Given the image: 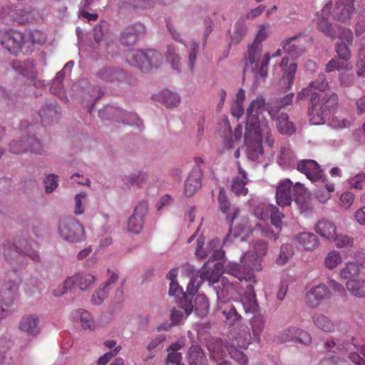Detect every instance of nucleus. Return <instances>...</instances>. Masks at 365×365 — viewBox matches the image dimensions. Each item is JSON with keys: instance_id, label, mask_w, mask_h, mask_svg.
Returning a JSON list of instances; mask_svg holds the SVG:
<instances>
[{"instance_id": "nucleus-21", "label": "nucleus", "mask_w": 365, "mask_h": 365, "mask_svg": "<svg viewBox=\"0 0 365 365\" xmlns=\"http://www.w3.org/2000/svg\"><path fill=\"white\" fill-rule=\"evenodd\" d=\"M289 58L284 56L279 63V66L284 71L281 83L286 88H290L294 83L297 64L295 62L289 64Z\"/></svg>"}, {"instance_id": "nucleus-23", "label": "nucleus", "mask_w": 365, "mask_h": 365, "mask_svg": "<svg viewBox=\"0 0 365 365\" xmlns=\"http://www.w3.org/2000/svg\"><path fill=\"white\" fill-rule=\"evenodd\" d=\"M227 346H230V344H225L220 338H211L207 342V348L210 351V358L215 361L223 359Z\"/></svg>"}, {"instance_id": "nucleus-24", "label": "nucleus", "mask_w": 365, "mask_h": 365, "mask_svg": "<svg viewBox=\"0 0 365 365\" xmlns=\"http://www.w3.org/2000/svg\"><path fill=\"white\" fill-rule=\"evenodd\" d=\"M237 164L238 172L241 176H237L233 178L231 190L233 192L235 193L236 195L245 196L248 193V189L245 187L248 182L247 173L245 170L242 169L240 162H237Z\"/></svg>"}, {"instance_id": "nucleus-57", "label": "nucleus", "mask_w": 365, "mask_h": 365, "mask_svg": "<svg viewBox=\"0 0 365 365\" xmlns=\"http://www.w3.org/2000/svg\"><path fill=\"white\" fill-rule=\"evenodd\" d=\"M272 207V205L259 204L255 208L254 214L258 219L265 221L269 218Z\"/></svg>"}, {"instance_id": "nucleus-5", "label": "nucleus", "mask_w": 365, "mask_h": 365, "mask_svg": "<svg viewBox=\"0 0 365 365\" xmlns=\"http://www.w3.org/2000/svg\"><path fill=\"white\" fill-rule=\"evenodd\" d=\"M20 253L28 256L34 261L38 262L40 260L39 255L34 249L31 247L29 241L26 239L18 237L15 239L14 243L8 242L4 245V255L6 260L9 261L16 257Z\"/></svg>"}, {"instance_id": "nucleus-7", "label": "nucleus", "mask_w": 365, "mask_h": 365, "mask_svg": "<svg viewBox=\"0 0 365 365\" xmlns=\"http://www.w3.org/2000/svg\"><path fill=\"white\" fill-rule=\"evenodd\" d=\"M269 53H265L262 56V46L252 43L248 46L247 54V61L250 65H255V68L258 70V73L261 77L267 76V67L270 60Z\"/></svg>"}, {"instance_id": "nucleus-56", "label": "nucleus", "mask_w": 365, "mask_h": 365, "mask_svg": "<svg viewBox=\"0 0 365 365\" xmlns=\"http://www.w3.org/2000/svg\"><path fill=\"white\" fill-rule=\"evenodd\" d=\"M259 230H260L261 236L267 237L270 240H276L279 237V234L281 232V230H273L269 226L261 227L259 225H257L255 231L257 232Z\"/></svg>"}, {"instance_id": "nucleus-29", "label": "nucleus", "mask_w": 365, "mask_h": 365, "mask_svg": "<svg viewBox=\"0 0 365 365\" xmlns=\"http://www.w3.org/2000/svg\"><path fill=\"white\" fill-rule=\"evenodd\" d=\"M187 360L190 365H207V357L199 345H192L187 352Z\"/></svg>"}, {"instance_id": "nucleus-4", "label": "nucleus", "mask_w": 365, "mask_h": 365, "mask_svg": "<svg viewBox=\"0 0 365 365\" xmlns=\"http://www.w3.org/2000/svg\"><path fill=\"white\" fill-rule=\"evenodd\" d=\"M60 237L65 241L76 243L83 241L86 234L83 227L74 218L63 217L60 220L58 227Z\"/></svg>"}, {"instance_id": "nucleus-12", "label": "nucleus", "mask_w": 365, "mask_h": 365, "mask_svg": "<svg viewBox=\"0 0 365 365\" xmlns=\"http://www.w3.org/2000/svg\"><path fill=\"white\" fill-rule=\"evenodd\" d=\"M331 292L328 286L319 284L312 287L306 294L305 302L309 307L316 308L323 300L329 299Z\"/></svg>"}, {"instance_id": "nucleus-60", "label": "nucleus", "mask_w": 365, "mask_h": 365, "mask_svg": "<svg viewBox=\"0 0 365 365\" xmlns=\"http://www.w3.org/2000/svg\"><path fill=\"white\" fill-rule=\"evenodd\" d=\"M294 159L293 151L289 146H282L280 150L279 160L284 163H291Z\"/></svg>"}, {"instance_id": "nucleus-63", "label": "nucleus", "mask_w": 365, "mask_h": 365, "mask_svg": "<svg viewBox=\"0 0 365 365\" xmlns=\"http://www.w3.org/2000/svg\"><path fill=\"white\" fill-rule=\"evenodd\" d=\"M107 297V291L105 288L100 286L98 289L93 292L91 297V302L94 305L101 304L104 298Z\"/></svg>"}, {"instance_id": "nucleus-59", "label": "nucleus", "mask_w": 365, "mask_h": 365, "mask_svg": "<svg viewBox=\"0 0 365 365\" xmlns=\"http://www.w3.org/2000/svg\"><path fill=\"white\" fill-rule=\"evenodd\" d=\"M186 46L190 49L188 54L189 67L190 70H192L195 63L197 53L199 50V44L195 41H191Z\"/></svg>"}, {"instance_id": "nucleus-15", "label": "nucleus", "mask_w": 365, "mask_h": 365, "mask_svg": "<svg viewBox=\"0 0 365 365\" xmlns=\"http://www.w3.org/2000/svg\"><path fill=\"white\" fill-rule=\"evenodd\" d=\"M148 203L140 201L135 207L133 215L129 218L128 230L129 232L138 234L143 229V217L147 214Z\"/></svg>"}, {"instance_id": "nucleus-10", "label": "nucleus", "mask_w": 365, "mask_h": 365, "mask_svg": "<svg viewBox=\"0 0 365 365\" xmlns=\"http://www.w3.org/2000/svg\"><path fill=\"white\" fill-rule=\"evenodd\" d=\"M355 0H336L330 15L336 21L347 22L355 13Z\"/></svg>"}, {"instance_id": "nucleus-11", "label": "nucleus", "mask_w": 365, "mask_h": 365, "mask_svg": "<svg viewBox=\"0 0 365 365\" xmlns=\"http://www.w3.org/2000/svg\"><path fill=\"white\" fill-rule=\"evenodd\" d=\"M353 41V33L350 29H340L339 41L335 45V51L341 59L348 61L351 58L350 46H352Z\"/></svg>"}, {"instance_id": "nucleus-45", "label": "nucleus", "mask_w": 365, "mask_h": 365, "mask_svg": "<svg viewBox=\"0 0 365 365\" xmlns=\"http://www.w3.org/2000/svg\"><path fill=\"white\" fill-rule=\"evenodd\" d=\"M253 335L257 342L260 341V334L264 329V319L263 316L257 314L254 316L250 321Z\"/></svg>"}, {"instance_id": "nucleus-1", "label": "nucleus", "mask_w": 365, "mask_h": 365, "mask_svg": "<svg viewBox=\"0 0 365 365\" xmlns=\"http://www.w3.org/2000/svg\"><path fill=\"white\" fill-rule=\"evenodd\" d=\"M267 111L272 118L275 113L274 108L266 102L262 96H257L247 109V123L244 135L245 144L247 147L249 159L256 160L263 154L262 142L264 140L269 147L274 143V138L267 120L259 118L263 112Z\"/></svg>"}, {"instance_id": "nucleus-14", "label": "nucleus", "mask_w": 365, "mask_h": 365, "mask_svg": "<svg viewBox=\"0 0 365 365\" xmlns=\"http://www.w3.org/2000/svg\"><path fill=\"white\" fill-rule=\"evenodd\" d=\"M25 41V35L19 31H10L1 38V46L11 53L16 54L21 50Z\"/></svg>"}, {"instance_id": "nucleus-41", "label": "nucleus", "mask_w": 365, "mask_h": 365, "mask_svg": "<svg viewBox=\"0 0 365 365\" xmlns=\"http://www.w3.org/2000/svg\"><path fill=\"white\" fill-rule=\"evenodd\" d=\"M242 264L237 263H229L226 267V271L228 274L237 278L239 280H251L254 276L252 274L247 273L245 269L242 268Z\"/></svg>"}, {"instance_id": "nucleus-58", "label": "nucleus", "mask_w": 365, "mask_h": 365, "mask_svg": "<svg viewBox=\"0 0 365 365\" xmlns=\"http://www.w3.org/2000/svg\"><path fill=\"white\" fill-rule=\"evenodd\" d=\"M359 272V266L354 262L346 264V267L341 269L340 275L344 279H349L356 275Z\"/></svg>"}, {"instance_id": "nucleus-26", "label": "nucleus", "mask_w": 365, "mask_h": 365, "mask_svg": "<svg viewBox=\"0 0 365 365\" xmlns=\"http://www.w3.org/2000/svg\"><path fill=\"white\" fill-rule=\"evenodd\" d=\"M295 239L307 251L317 249L319 245L317 236L309 232H302L296 236Z\"/></svg>"}, {"instance_id": "nucleus-28", "label": "nucleus", "mask_w": 365, "mask_h": 365, "mask_svg": "<svg viewBox=\"0 0 365 365\" xmlns=\"http://www.w3.org/2000/svg\"><path fill=\"white\" fill-rule=\"evenodd\" d=\"M163 56L155 50L145 51V59L143 66V71L148 72L153 68H158L163 63Z\"/></svg>"}, {"instance_id": "nucleus-19", "label": "nucleus", "mask_w": 365, "mask_h": 365, "mask_svg": "<svg viewBox=\"0 0 365 365\" xmlns=\"http://www.w3.org/2000/svg\"><path fill=\"white\" fill-rule=\"evenodd\" d=\"M144 31L145 27L140 23H137L132 26H128L121 33L120 36V41L123 46H133L136 43L139 34L143 33Z\"/></svg>"}, {"instance_id": "nucleus-37", "label": "nucleus", "mask_w": 365, "mask_h": 365, "mask_svg": "<svg viewBox=\"0 0 365 365\" xmlns=\"http://www.w3.org/2000/svg\"><path fill=\"white\" fill-rule=\"evenodd\" d=\"M217 200H218V202L220 205V210L223 213L227 215L226 220H227V222L232 223L234 221V219L235 218L237 213L239 212V210L236 209L232 214L230 215L228 213L229 210H230V202L226 196L225 191L224 188H221L220 190Z\"/></svg>"}, {"instance_id": "nucleus-53", "label": "nucleus", "mask_w": 365, "mask_h": 365, "mask_svg": "<svg viewBox=\"0 0 365 365\" xmlns=\"http://www.w3.org/2000/svg\"><path fill=\"white\" fill-rule=\"evenodd\" d=\"M335 242V245L338 248L351 247L354 244V239L346 235H334V237L331 240Z\"/></svg>"}, {"instance_id": "nucleus-64", "label": "nucleus", "mask_w": 365, "mask_h": 365, "mask_svg": "<svg viewBox=\"0 0 365 365\" xmlns=\"http://www.w3.org/2000/svg\"><path fill=\"white\" fill-rule=\"evenodd\" d=\"M357 73L365 77V45L359 51V61L357 63Z\"/></svg>"}, {"instance_id": "nucleus-55", "label": "nucleus", "mask_w": 365, "mask_h": 365, "mask_svg": "<svg viewBox=\"0 0 365 365\" xmlns=\"http://www.w3.org/2000/svg\"><path fill=\"white\" fill-rule=\"evenodd\" d=\"M224 317L229 322L230 325H234L241 319V315L237 312L235 307L231 306L222 311Z\"/></svg>"}, {"instance_id": "nucleus-38", "label": "nucleus", "mask_w": 365, "mask_h": 365, "mask_svg": "<svg viewBox=\"0 0 365 365\" xmlns=\"http://www.w3.org/2000/svg\"><path fill=\"white\" fill-rule=\"evenodd\" d=\"M276 121L277 130L280 133L292 135L295 132L294 125L289 120V116L287 113H282L279 114Z\"/></svg>"}, {"instance_id": "nucleus-47", "label": "nucleus", "mask_w": 365, "mask_h": 365, "mask_svg": "<svg viewBox=\"0 0 365 365\" xmlns=\"http://www.w3.org/2000/svg\"><path fill=\"white\" fill-rule=\"evenodd\" d=\"M292 256V247L289 245H283L280 247V252L276 259V263L279 266L286 264Z\"/></svg>"}, {"instance_id": "nucleus-18", "label": "nucleus", "mask_w": 365, "mask_h": 365, "mask_svg": "<svg viewBox=\"0 0 365 365\" xmlns=\"http://www.w3.org/2000/svg\"><path fill=\"white\" fill-rule=\"evenodd\" d=\"M202 173L199 166L194 168L189 173L185 182V195L192 197L202 186L201 179Z\"/></svg>"}, {"instance_id": "nucleus-39", "label": "nucleus", "mask_w": 365, "mask_h": 365, "mask_svg": "<svg viewBox=\"0 0 365 365\" xmlns=\"http://www.w3.org/2000/svg\"><path fill=\"white\" fill-rule=\"evenodd\" d=\"M312 321L318 329L324 332H333L334 331V324L324 314H314L312 317Z\"/></svg>"}, {"instance_id": "nucleus-49", "label": "nucleus", "mask_w": 365, "mask_h": 365, "mask_svg": "<svg viewBox=\"0 0 365 365\" xmlns=\"http://www.w3.org/2000/svg\"><path fill=\"white\" fill-rule=\"evenodd\" d=\"M215 243H218V242L214 240L207 245L206 248H203L204 242L203 240H201L200 238H198L197 246L195 250V255L202 259L206 258L213 250Z\"/></svg>"}, {"instance_id": "nucleus-40", "label": "nucleus", "mask_w": 365, "mask_h": 365, "mask_svg": "<svg viewBox=\"0 0 365 365\" xmlns=\"http://www.w3.org/2000/svg\"><path fill=\"white\" fill-rule=\"evenodd\" d=\"M346 287L354 296L359 298L365 297V279H353L349 280Z\"/></svg>"}, {"instance_id": "nucleus-30", "label": "nucleus", "mask_w": 365, "mask_h": 365, "mask_svg": "<svg viewBox=\"0 0 365 365\" xmlns=\"http://www.w3.org/2000/svg\"><path fill=\"white\" fill-rule=\"evenodd\" d=\"M38 319L35 316H26L21 319L19 329L29 335H36L39 333Z\"/></svg>"}, {"instance_id": "nucleus-20", "label": "nucleus", "mask_w": 365, "mask_h": 365, "mask_svg": "<svg viewBox=\"0 0 365 365\" xmlns=\"http://www.w3.org/2000/svg\"><path fill=\"white\" fill-rule=\"evenodd\" d=\"M222 267L220 262L215 263L212 267L205 263L200 270L201 282L204 281H208L212 284L217 282L222 274Z\"/></svg>"}, {"instance_id": "nucleus-33", "label": "nucleus", "mask_w": 365, "mask_h": 365, "mask_svg": "<svg viewBox=\"0 0 365 365\" xmlns=\"http://www.w3.org/2000/svg\"><path fill=\"white\" fill-rule=\"evenodd\" d=\"M12 68L19 75H21L28 78H35V75L34 73V63L31 60H26L24 61H14L12 63Z\"/></svg>"}, {"instance_id": "nucleus-3", "label": "nucleus", "mask_w": 365, "mask_h": 365, "mask_svg": "<svg viewBox=\"0 0 365 365\" xmlns=\"http://www.w3.org/2000/svg\"><path fill=\"white\" fill-rule=\"evenodd\" d=\"M229 338L232 340L230 346L227 347L230 357L234 359L239 365H247L248 358L242 351L236 347L246 349L251 341V334L247 329H242L237 332L235 329H231L229 332Z\"/></svg>"}, {"instance_id": "nucleus-62", "label": "nucleus", "mask_w": 365, "mask_h": 365, "mask_svg": "<svg viewBox=\"0 0 365 365\" xmlns=\"http://www.w3.org/2000/svg\"><path fill=\"white\" fill-rule=\"evenodd\" d=\"M10 151L15 154L28 152L26 146V138L20 141H13L10 144Z\"/></svg>"}, {"instance_id": "nucleus-17", "label": "nucleus", "mask_w": 365, "mask_h": 365, "mask_svg": "<svg viewBox=\"0 0 365 365\" xmlns=\"http://www.w3.org/2000/svg\"><path fill=\"white\" fill-rule=\"evenodd\" d=\"M297 168L312 182H317L322 178V170L315 160H302L297 163Z\"/></svg>"}, {"instance_id": "nucleus-42", "label": "nucleus", "mask_w": 365, "mask_h": 365, "mask_svg": "<svg viewBox=\"0 0 365 365\" xmlns=\"http://www.w3.org/2000/svg\"><path fill=\"white\" fill-rule=\"evenodd\" d=\"M298 38L297 36L291 37L282 41L283 50L292 57L298 58L303 53V49L299 45L293 43Z\"/></svg>"}, {"instance_id": "nucleus-34", "label": "nucleus", "mask_w": 365, "mask_h": 365, "mask_svg": "<svg viewBox=\"0 0 365 365\" xmlns=\"http://www.w3.org/2000/svg\"><path fill=\"white\" fill-rule=\"evenodd\" d=\"M158 100L167 108H173L179 105L180 97L178 93L165 89L158 94Z\"/></svg>"}, {"instance_id": "nucleus-32", "label": "nucleus", "mask_w": 365, "mask_h": 365, "mask_svg": "<svg viewBox=\"0 0 365 365\" xmlns=\"http://www.w3.org/2000/svg\"><path fill=\"white\" fill-rule=\"evenodd\" d=\"M197 292V287L188 283L187 286V294L184 293L183 297L180 299L179 305L185 311L187 316L190 315L193 311V304L192 303V296Z\"/></svg>"}, {"instance_id": "nucleus-2", "label": "nucleus", "mask_w": 365, "mask_h": 365, "mask_svg": "<svg viewBox=\"0 0 365 365\" xmlns=\"http://www.w3.org/2000/svg\"><path fill=\"white\" fill-rule=\"evenodd\" d=\"M338 96L333 92L314 93L309 100L308 115L312 125H323L338 106Z\"/></svg>"}, {"instance_id": "nucleus-43", "label": "nucleus", "mask_w": 365, "mask_h": 365, "mask_svg": "<svg viewBox=\"0 0 365 365\" xmlns=\"http://www.w3.org/2000/svg\"><path fill=\"white\" fill-rule=\"evenodd\" d=\"M19 280H14L9 282V284L6 285L5 289H3L0 292V296L3 298V300L6 299L4 304H1L2 310L4 311L3 306L8 307L9 304L13 301L14 294L18 290Z\"/></svg>"}, {"instance_id": "nucleus-22", "label": "nucleus", "mask_w": 365, "mask_h": 365, "mask_svg": "<svg viewBox=\"0 0 365 365\" xmlns=\"http://www.w3.org/2000/svg\"><path fill=\"white\" fill-rule=\"evenodd\" d=\"M331 13V5L327 4L321 11L320 18L318 20L317 26L325 36L334 40L336 38L335 31L332 25L328 21Z\"/></svg>"}, {"instance_id": "nucleus-13", "label": "nucleus", "mask_w": 365, "mask_h": 365, "mask_svg": "<svg viewBox=\"0 0 365 365\" xmlns=\"http://www.w3.org/2000/svg\"><path fill=\"white\" fill-rule=\"evenodd\" d=\"M106 114L116 115L117 120H122L123 123L130 125H136L139 126L141 124V121L136 114L128 113L119 108H115L112 106H107L104 109L99 110V116L101 118H110L109 116L106 117Z\"/></svg>"}, {"instance_id": "nucleus-16", "label": "nucleus", "mask_w": 365, "mask_h": 365, "mask_svg": "<svg viewBox=\"0 0 365 365\" xmlns=\"http://www.w3.org/2000/svg\"><path fill=\"white\" fill-rule=\"evenodd\" d=\"M276 200L281 207L290 205L294 200V194L292 193V182L286 179L281 181L276 189Z\"/></svg>"}, {"instance_id": "nucleus-8", "label": "nucleus", "mask_w": 365, "mask_h": 365, "mask_svg": "<svg viewBox=\"0 0 365 365\" xmlns=\"http://www.w3.org/2000/svg\"><path fill=\"white\" fill-rule=\"evenodd\" d=\"M277 340L280 343L294 342L309 346L312 338L307 331L297 327H289L279 333Z\"/></svg>"}, {"instance_id": "nucleus-25", "label": "nucleus", "mask_w": 365, "mask_h": 365, "mask_svg": "<svg viewBox=\"0 0 365 365\" xmlns=\"http://www.w3.org/2000/svg\"><path fill=\"white\" fill-rule=\"evenodd\" d=\"M241 304L245 312L254 313L257 311L259 306L253 285L249 284L247 286L246 292L241 298Z\"/></svg>"}, {"instance_id": "nucleus-44", "label": "nucleus", "mask_w": 365, "mask_h": 365, "mask_svg": "<svg viewBox=\"0 0 365 365\" xmlns=\"http://www.w3.org/2000/svg\"><path fill=\"white\" fill-rule=\"evenodd\" d=\"M195 307V312L201 317L207 315L209 312V302L208 299L205 294L196 295L194 301L193 308Z\"/></svg>"}, {"instance_id": "nucleus-9", "label": "nucleus", "mask_w": 365, "mask_h": 365, "mask_svg": "<svg viewBox=\"0 0 365 365\" xmlns=\"http://www.w3.org/2000/svg\"><path fill=\"white\" fill-rule=\"evenodd\" d=\"M96 76L103 82L118 86L124 83L127 79L125 71L115 66L103 67L96 72Z\"/></svg>"}, {"instance_id": "nucleus-35", "label": "nucleus", "mask_w": 365, "mask_h": 365, "mask_svg": "<svg viewBox=\"0 0 365 365\" xmlns=\"http://www.w3.org/2000/svg\"><path fill=\"white\" fill-rule=\"evenodd\" d=\"M59 109L60 108L56 104L51 103L49 105L42 106L38 114L42 121L46 122L48 120V123L50 121L52 123L59 118Z\"/></svg>"}, {"instance_id": "nucleus-50", "label": "nucleus", "mask_w": 365, "mask_h": 365, "mask_svg": "<svg viewBox=\"0 0 365 365\" xmlns=\"http://www.w3.org/2000/svg\"><path fill=\"white\" fill-rule=\"evenodd\" d=\"M76 315L79 317L83 328L89 329H93L95 328V322L88 311L78 310Z\"/></svg>"}, {"instance_id": "nucleus-52", "label": "nucleus", "mask_w": 365, "mask_h": 365, "mask_svg": "<svg viewBox=\"0 0 365 365\" xmlns=\"http://www.w3.org/2000/svg\"><path fill=\"white\" fill-rule=\"evenodd\" d=\"M269 217L276 230H282V218L284 217V215L279 211L277 207L272 205Z\"/></svg>"}, {"instance_id": "nucleus-46", "label": "nucleus", "mask_w": 365, "mask_h": 365, "mask_svg": "<svg viewBox=\"0 0 365 365\" xmlns=\"http://www.w3.org/2000/svg\"><path fill=\"white\" fill-rule=\"evenodd\" d=\"M342 262V257L338 251H330L324 258V264L326 268L333 269Z\"/></svg>"}, {"instance_id": "nucleus-54", "label": "nucleus", "mask_w": 365, "mask_h": 365, "mask_svg": "<svg viewBox=\"0 0 365 365\" xmlns=\"http://www.w3.org/2000/svg\"><path fill=\"white\" fill-rule=\"evenodd\" d=\"M234 29L232 41L239 43L246 34L247 26L243 21H239L235 24Z\"/></svg>"}, {"instance_id": "nucleus-27", "label": "nucleus", "mask_w": 365, "mask_h": 365, "mask_svg": "<svg viewBox=\"0 0 365 365\" xmlns=\"http://www.w3.org/2000/svg\"><path fill=\"white\" fill-rule=\"evenodd\" d=\"M315 230L321 237L331 240L336 232V227L331 221L322 219L316 224Z\"/></svg>"}, {"instance_id": "nucleus-51", "label": "nucleus", "mask_w": 365, "mask_h": 365, "mask_svg": "<svg viewBox=\"0 0 365 365\" xmlns=\"http://www.w3.org/2000/svg\"><path fill=\"white\" fill-rule=\"evenodd\" d=\"M166 58L171 63L173 68L180 71L181 66L180 63L179 55L176 53V50L173 46L169 45L166 53Z\"/></svg>"}, {"instance_id": "nucleus-31", "label": "nucleus", "mask_w": 365, "mask_h": 365, "mask_svg": "<svg viewBox=\"0 0 365 365\" xmlns=\"http://www.w3.org/2000/svg\"><path fill=\"white\" fill-rule=\"evenodd\" d=\"M240 262L242 264V268L245 269L249 274H252L251 270L259 271L262 269L261 259L252 251L247 252L241 258Z\"/></svg>"}, {"instance_id": "nucleus-48", "label": "nucleus", "mask_w": 365, "mask_h": 365, "mask_svg": "<svg viewBox=\"0 0 365 365\" xmlns=\"http://www.w3.org/2000/svg\"><path fill=\"white\" fill-rule=\"evenodd\" d=\"M148 178V174L147 173L140 171L126 176L125 182L130 185H136L138 186H141L146 182Z\"/></svg>"}, {"instance_id": "nucleus-36", "label": "nucleus", "mask_w": 365, "mask_h": 365, "mask_svg": "<svg viewBox=\"0 0 365 365\" xmlns=\"http://www.w3.org/2000/svg\"><path fill=\"white\" fill-rule=\"evenodd\" d=\"M126 61L132 66L143 71V66L145 59V51L138 49L129 50L125 55Z\"/></svg>"}, {"instance_id": "nucleus-61", "label": "nucleus", "mask_w": 365, "mask_h": 365, "mask_svg": "<svg viewBox=\"0 0 365 365\" xmlns=\"http://www.w3.org/2000/svg\"><path fill=\"white\" fill-rule=\"evenodd\" d=\"M107 23L101 21L99 24L96 25L93 29V37L96 43L101 42L105 35V31L107 30Z\"/></svg>"}, {"instance_id": "nucleus-6", "label": "nucleus", "mask_w": 365, "mask_h": 365, "mask_svg": "<svg viewBox=\"0 0 365 365\" xmlns=\"http://www.w3.org/2000/svg\"><path fill=\"white\" fill-rule=\"evenodd\" d=\"M95 280V276L91 274L78 272L68 277L62 284L53 290V294L55 297H60L74 286L78 287L81 290H86L94 283Z\"/></svg>"}]
</instances>
